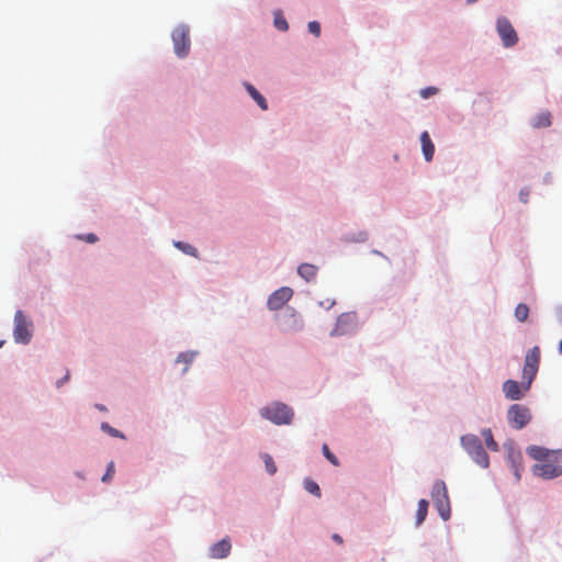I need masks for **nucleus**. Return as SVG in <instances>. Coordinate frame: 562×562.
Here are the masks:
<instances>
[{
	"label": "nucleus",
	"instance_id": "f257e3e1",
	"mask_svg": "<svg viewBox=\"0 0 562 562\" xmlns=\"http://www.w3.org/2000/svg\"><path fill=\"white\" fill-rule=\"evenodd\" d=\"M540 364V348L535 346L529 349L525 357V363L521 374V383L515 380H506L503 384V392L506 398L518 401L529 391Z\"/></svg>",
	"mask_w": 562,
	"mask_h": 562
},
{
	"label": "nucleus",
	"instance_id": "f03ea898",
	"mask_svg": "<svg viewBox=\"0 0 562 562\" xmlns=\"http://www.w3.org/2000/svg\"><path fill=\"white\" fill-rule=\"evenodd\" d=\"M461 445L476 464L484 469L488 467V454L484 450L481 440L477 436L472 434L462 436Z\"/></svg>",
	"mask_w": 562,
	"mask_h": 562
},
{
	"label": "nucleus",
	"instance_id": "7ed1b4c3",
	"mask_svg": "<svg viewBox=\"0 0 562 562\" xmlns=\"http://www.w3.org/2000/svg\"><path fill=\"white\" fill-rule=\"evenodd\" d=\"M261 416L271 420L277 425L290 424L293 419L294 413L288 405L276 402L261 409Z\"/></svg>",
	"mask_w": 562,
	"mask_h": 562
},
{
	"label": "nucleus",
	"instance_id": "20e7f679",
	"mask_svg": "<svg viewBox=\"0 0 562 562\" xmlns=\"http://www.w3.org/2000/svg\"><path fill=\"white\" fill-rule=\"evenodd\" d=\"M431 497L443 520L450 518V502L448 496L447 486L443 481H436L432 485Z\"/></svg>",
	"mask_w": 562,
	"mask_h": 562
},
{
	"label": "nucleus",
	"instance_id": "39448f33",
	"mask_svg": "<svg viewBox=\"0 0 562 562\" xmlns=\"http://www.w3.org/2000/svg\"><path fill=\"white\" fill-rule=\"evenodd\" d=\"M14 340L18 344H29L32 338V322H30L22 311H16L14 315Z\"/></svg>",
	"mask_w": 562,
	"mask_h": 562
},
{
	"label": "nucleus",
	"instance_id": "423d86ee",
	"mask_svg": "<svg viewBox=\"0 0 562 562\" xmlns=\"http://www.w3.org/2000/svg\"><path fill=\"white\" fill-rule=\"evenodd\" d=\"M175 53L178 57L183 58L190 52L189 27L187 25L177 26L171 34Z\"/></svg>",
	"mask_w": 562,
	"mask_h": 562
},
{
	"label": "nucleus",
	"instance_id": "0eeeda50",
	"mask_svg": "<svg viewBox=\"0 0 562 562\" xmlns=\"http://www.w3.org/2000/svg\"><path fill=\"white\" fill-rule=\"evenodd\" d=\"M507 419L509 425L515 429H522L531 419V414L528 407L520 404H513L507 412Z\"/></svg>",
	"mask_w": 562,
	"mask_h": 562
},
{
	"label": "nucleus",
	"instance_id": "6e6552de",
	"mask_svg": "<svg viewBox=\"0 0 562 562\" xmlns=\"http://www.w3.org/2000/svg\"><path fill=\"white\" fill-rule=\"evenodd\" d=\"M496 27L504 46L512 47L518 42L517 33L506 18H499Z\"/></svg>",
	"mask_w": 562,
	"mask_h": 562
},
{
	"label": "nucleus",
	"instance_id": "1a4fd4ad",
	"mask_svg": "<svg viewBox=\"0 0 562 562\" xmlns=\"http://www.w3.org/2000/svg\"><path fill=\"white\" fill-rule=\"evenodd\" d=\"M357 324L356 313H342L330 333V336H342L351 333Z\"/></svg>",
	"mask_w": 562,
	"mask_h": 562
},
{
	"label": "nucleus",
	"instance_id": "9d476101",
	"mask_svg": "<svg viewBox=\"0 0 562 562\" xmlns=\"http://www.w3.org/2000/svg\"><path fill=\"white\" fill-rule=\"evenodd\" d=\"M532 472L536 476L550 480L558 477L562 474V465L544 461L542 463H537L532 468Z\"/></svg>",
	"mask_w": 562,
	"mask_h": 562
},
{
	"label": "nucleus",
	"instance_id": "9b49d317",
	"mask_svg": "<svg viewBox=\"0 0 562 562\" xmlns=\"http://www.w3.org/2000/svg\"><path fill=\"white\" fill-rule=\"evenodd\" d=\"M293 290L288 286H283L274 291L268 299V307L271 311L280 310L285 305L292 297Z\"/></svg>",
	"mask_w": 562,
	"mask_h": 562
},
{
	"label": "nucleus",
	"instance_id": "f8f14e48",
	"mask_svg": "<svg viewBox=\"0 0 562 562\" xmlns=\"http://www.w3.org/2000/svg\"><path fill=\"white\" fill-rule=\"evenodd\" d=\"M232 549V544L228 538H224L221 541L214 543L210 548V557L213 559H224L226 558Z\"/></svg>",
	"mask_w": 562,
	"mask_h": 562
},
{
	"label": "nucleus",
	"instance_id": "ddd939ff",
	"mask_svg": "<svg viewBox=\"0 0 562 562\" xmlns=\"http://www.w3.org/2000/svg\"><path fill=\"white\" fill-rule=\"evenodd\" d=\"M420 143H422V149H423L425 159L427 161H430L434 157L435 146L431 142V138H430L428 132L425 131L422 133Z\"/></svg>",
	"mask_w": 562,
	"mask_h": 562
},
{
	"label": "nucleus",
	"instance_id": "4468645a",
	"mask_svg": "<svg viewBox=\"0 0 562 562\" xmlns=\"http://www.w3.org/2000/svg\"><path fill=\"white\" fill-rule=\"evenodd\" d=\"M317 267L311 263H302L297 268V273L307 282L313 281L317 274Z\"/></svg>",
	"mask_w": 562,
	"mask_h": 562
},
{
	"label": "nucleus",
	"instance_id": "2eb2a0df",
	"mask_svg": "<svg viewBox=\"0 0 562 562\" xmlns=\"http://www.w3.org/2000/svg\"><path fill=\"white\" fill-rule=\"evenodd\" d=\"M527 453L535 460L547 461L549 457V450L539 446H530L527 448Z\"/></svg>",
	"mask_w": 562,
	"mask_h": 562
},
{
	"label": "nucleus",
	"instance_id": "dca6fc26",
	"mask_svg": "<svg viewBox=\"0 0 562 562\" xmlns=\"http://www.w3.org/2000/svg\"><path fill=\"white\" fill-rule=\"evenodd\" d=\"M245 88L251 98L257 102V104L262 109L267 110L268 104L266 99L259 93V91L250 83H245Z\"/></svg>",
	"mask_w": 562,
	"mask_h": 562
},
{
	"label": "nucleus",
	"instance_id": "f3484780",
	"mask_svg": "<svg viewBox=\"0 0 562 562\" xmlns=\"http://www.w3.org/2000/svg\"><path fill=\"white\" fill-rule=\"evenodd\" d=\"M428 512V502L426 499H420L418 502V508L416 513V525L419 526L426 519Z\"/></svg>",
	"mask_w": 562,
	"mask_h": 562
},
{
	"label": "nucleus",
	"instance_id": "a211bd4d",
	"mask_svg": "<svg viewBox=\"0 0 562 562\" xmlns=\"http://www.w3.org/2000/svg\"><path fill=\"white\" fill-rule=\"evenodd\" d=\"M482 436L484 437L485 445L491 451H497L498 445L493 438L492 430L490 428L482 430Z\"/></svg>",
	"mask_w": 562,
	"mask_h": 562
},
{
	"label": "nucleus",
	"instance_id": "6ab92c4d",
	"mask_svg": "<svg viewBox=\"0 0 562 562\" xmlns=\"http://www.w3.org/2000/svg\"><path fill=\"white\" fill-rule=\"evenodd\" d=\"M529 315V307L524 303H519L515 308V317L518 322H526Z\"/></svg>",
	"mask_w": 562,
	"mask_h": 562
},
{
	"label": "nucleus",
	"instance_id": "aec40b11",
	"mask_svg": "<svg viewBox=\"0 0 562 562\" xmlns=\"http://www.w3.org/2000/svg\"><path fill=\"white\" fill-rule=\"evenodd\" d=\"M551 124V115L549 112H543L537 115L533 123L535 127H548Z\"/></svg>",
	"mask_w": 562,
	"mask_h": 562
},
{
	"label": "nucleus",
	"instance_id": "412c9836",
	"mask_svg": "<svg viewBox=\"0 0 562 562\" xmlns=\"http://www.w3.org/2000/svg\"><path fill=\"white\" fill-rule=\"evenodd\" d=\"M262 459L265 461V465H266V470L269 474L273 475L276 472H277V467L274 464V461L273 459L271 458L270 454L268 453H265L262 456Z\"/></svg>",
	"mask_w": 562,
	"mask_h": 562
},
{
	"label": "nucleus",
	"instance_id": "4be33fe9",
	"mask_svg": "<svg viewBox=\"0 0 562 562\" xmlns=\"http://www.w3.org/2000/svg\"><path fill=\"white\" fill-rule=\"evenodd\" d=\"M304 487L308 493L316 495L318 497L321 496V488L316 482L312 480H306L304 482Z\"/></svg>",
	"mask_w": 562,
	"mask_h": 562
},
{
	"label": "nucleus",
	"instance_id": "5701e85b",
	"mask_svg": "<svg viewBox=\"0 0 562 562\" xmlns=\"http://www.w3.org/2000/svg\"><path fill=\"white\" fill-rule=\"evenodd\" d=\"M175 246L188 255L196 256V249L189 244H184L182 241H176Z\"/></svg>",
	"mask_w": 562,
	"mask_h": 562
},
{
	"label": "nucleus",
	"instance_id": "b1692460",
	"mask_svg": "<svg viewBox=\"0 0 562 562\" xmlns=\"http://www.w3.org/2000/svg\"><path fill=\"white\" fill-rule=\"evenodd\" d=\"M323 453L325 456V458L334 465H339V461L337 459V457L329 450L328 446L327 445H323Z\"/></svg>",
	"mask_w": 562,
	"mask_h": 562
},
{
	"label": "nucleus",
	"instance_id": "393cba45",
	"mask_svg": "<svg viewBox=\"0 0 562 562\" xmlns=\"http://www.w3.org/2000/svg\"><path fill=\"white\" fill-rule=\"evenodd\" d=\"M193 358H194V352H182L179 355L178 361L186 363V366H189L192 362ZM187 370H188V367H186L183 371H187Z\"/></svg>",
	"mask_w": 562,
	"mask_h": 562
},
{
	"label": "nucleus",
	"instance_id": "a878e982",
	"mask_svg": "<svg viewBox=\"0 0 562 562\" xmlns=\"http://www.w3.org/2000/svg\"><path fill=\"white\" fill-rule=\"evenodd\" d=\"M274 26L280 31H286L289 27L286 20L280 14L274 16Z\"/></svg>",
	"mask_w": 562,
	"mask_h": 562
},
{
	"label": "nucleus",
	"instance_id": "bb28decb",
	"mask_svg": "<svg viewBox=\"0 0 562 562\" xmlns=\"http://www.w3.org/2000/svg\"><path fill=\"white\" fill-rule=\"evenodd\" d=\"M308 31L314 34L315 36H319L321 34V25L316 21H312L308 23Z\"/></svg>",
	"mask_w": 562,
	"mask_h": 562
},
{
	"label": "nucleus",
	"instance_id": "cd10ccee",
	"mask_svg": "<svg viewBox=\"0 0 562 562\" xmlns=\"http://www.w3.org/2000/svg\"><path fill=\"white\" fill-rule=\"evenodd\" d=\"M101 428L103 430H105L106 432H109L111 436L113 437H122V435L120 434L119 430H116L115 428L111 427L108 423H103Z\"/></svg>",
	"mask_w": 562,
	"mask_h": 562
},
{
	"label": "nucleus",
	"instance_id": "c85d7f7f",
	"mask_svg": "<svg viewBox=\"0 0 562 562\" xmlns=\"http://www.w3.org/2000/svg\"><path fill=\"white\" fill-rule=\"evenodd\" d=\"M510 458H512V463H513V469H514L515 475H516L517 480H519V477H520V474H519L520 468H519L518 464H516V459H518L520 461L521 456L520 454H518L517 457L510 456Z\"/></svg>",
	"mask_w": 562,
	"mask_h": 562
},
{
	"label": "nucleus",
	"instance_id": "c756f323",
	"mask_svg": "<svg viewBox=\"0 0 562 562\" xmlns=\"http://www.w3.org/2000/svg\"><path fill=\"white\" fill-rule=\"evenodd\" d=\"M437 92H438V89L436 87H428L420 91V95L426 99L432 94H436Z\"/></svg>",
	"mask_w": 562,
	"mask_h": 562
},
{
	"label": "nucleus",
	"instance_id": "7c9ffc66",
	"mask_svg": "<svg viewBox=\"0 0 562 562\" xmlns=\"http://www.w3.org/2000/svg\"><path fill=\"white\" fill-rule=\"evenodd\" d=\"M114 473V464L111 462L108 467L106 473L103 475L102 481L108 482Z\"/></svg>",
	"mask_w": 562,
	"mask_h": 562
},
{
	"label": "nucleus",
	"instance_id": "2f4dec72",
	"mask_svg": "<svg viewBox=\"0 0 562 562\" xmlns=\"http://www.w3.org/2000/svg\"><path fill=\"white\" fill-rule=\"evenodd\" d=\"M85 239L88 243H95L98 240V237L94 234L90 233V234L86 235Z\"/></svg>",
	"mask_w": 562,
	"mask_h": 562
},
{
	"label": "nucleus",
	"instance_id": "473e14b6",
	"mask_svg": "<svg viewBox=\"0 0 562 562\" xmlns=\"http://www.w3.org/2000/svg\"><path fill=\"white\" fill-rule=\"evenodd\" d=\"M331 539H333L335 542H337L338 544H342V542H344L342 538H341L338 533H334V535L331 536Z\"/></svg>",
	"mask_w": 562,
	"mask_h": 562
},
{
	"label": "nucleus",
	"instance_id": "72a5a7b5",
	"mask_svg": "<svg viewBox=\"0 0 562 562\" xmlns=\"http://www.w3.org/2000/svg\"><path fill=\"white\" fill-rule=\"evenodd\" d=\"M559 351L562 353V339L560 340V344H559Z\"/></svg>",
	"mask_w": 562,
	"mask_h": 562
},
{
	"label": "nucleus",
	"instance_id": "f704fd0d",
	"mask_svg": "<svg viewBox=\"0 0 562 562\" xmlns=\"http://www.w3.org/2000/svg\"><path fill=\"white\" fill-rule=\"evenodd\" d=\"M67 380H68V374L65 375L63 381H67Z\"/></svg>",
	"mask_w": 562,
	"mask_h": 562
},
{
	"label": "nucleus",
	"instance_id": "c9c22d12",
	"mask_svg": "<svg viewBox=\"0 0 562 562\" xmlns=\"http://www.w3.org/2000/svg\"><path fill=\"white\" fill-rule=\"evenodd\" d=\"M3 345V341H0V347Z\"/></svg>",
	"mask_w": 562,
	"mask_h": 562
}]
</instances>
